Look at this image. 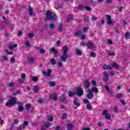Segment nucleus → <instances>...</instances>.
Masks as SVG:
<instances>
[{
	"instance_id": "1",
	"label": "nucleus",
	"mask_w": 130,
	"mask_h": 130,
	"mask_svg": "<svg viewBox=\"0 0 130 130\" xmlns=\"http://www.w3.org/2000/svg\"><path fill=\"white\" fill-rule=\"evenodd\" d=\"M69 51V47L65 45L63 47V54L61 56V61H66L68 59V52Z\"/></svg>"
},
{
	"instance_id": "2",
	"label": "nucleus",
	"mask_w": 130,
	"mask_h": 130,
	"mask_svg": "<svg viewBox=\"0 0 130 130\" xmlns=\"http://www.w3.org/2000/svg\"><path fill=\"white\" fill-rule=\"evenodd\" d=\"M18 101H16V99L15 98H12L10 99L9 102L6 103V106L9 107H12V106H15V104H17Z\"/></svg>"
},
{
	"instance_id": "3",
	"label": "nucleus",
	"mask_w": 130,
	"mask_h": 130,
	"mask_svg": "<svg viewBox=\"0 0 130 130\" xmlns=\"http://www.w3.org/2000/svg\"><path fill=\"white\" fill-rule=\"evenodd\" d=\"M75 95H77L79 97H81V96L84 95V89L81 87H77Z\"/></svg>"
},
{
	"instance_id": "4",
	"label": "nucleus",
	"mask_w": 130,
	"mask_h": 130,
	"mask_svg": "<svg viewBox=\"0 0 130 130\" xmlns=\"http://www.w3.org/2000/svg\"><path fill=\"white\" fill-rule=\"evenodd\" d=\"M46 16V20H55V17L52 16V12L49 10L47 11Z\"/></svg>"
},
{
	"instance_id": "5",
	"label": "nucleus",
	"mask_w": 130,
	"mask_h": 130,
	"mask_svg": "<svg viewBox=\"0 0 130 130\" xmlns=\"http://www.w3.org/2000/svg\"><path fill=\"white\" fill-rule=\"evenodd\" d=\"M107 20L106 21V23L108 24V25H112V26H113L114 25V22H113V20L111 19V16L109 15H107Z\"/></svg>"
},
{
	"instance_id": "6",
	"label": "nucleus",
	"mask_w": 130,
	"mask_h": 130,
	"mask_svg": "<svg viewBox=\"0 0 130 130\" xmlns=\"http://www.w3.org/2000/svg\"><path fill=\"white\" fill-rule=\"evenodd\" d=\"M17 105L18 106L17 111L18 112H22L24 110V106H23V103L17 101Z\"/></svg>"
},
{
	"instance_id": "7",
	"label": "nucleus",
	"mask_w": 130,
	"mask_h": 130,
	"mask_svg": "<svg viewBox=\"0 0 130 130\" xmlns=\"http://www.w3.org/2000/svg\"><path fill=\"white\" fill-rule=\"evenodd\" d=\"M103 115L105 116L106 119H108V120L111 119V114L108 113V111L106 110L103 111Z\"/></svg>"
},
{
	"instance_id": "8",
	"label": "nucleus",
	"mask_w": 130,
	"mask_h": 130,
	"mask_svg": "<svg viewBox=\"0 0 130 130\" xmlns=\"http://www.w3.org/2000/svg\"><path fill=\"white\" fill-rule=\"evenodd\" d=\"M42 74L44 76L46 79H47V77H50V75H51V70L48 69L47 71V73L46 71H43L42 72Z\"/></svg>"
},
{
	"instance_id": "9",
	"label": "nucleus",
	"mask_w": 130,
	"mask_h": 130,
	"mask_svg": "<svg viewBox=\"0 0 130 130\" xmlns=\"http://www.w3.org/2000/svg\"><path fill=\"white\" fill-rule=\"evenodd\" d=\"M33 12V8H32L31 6H30L29 8H27V14H28V15L30 16V17H34V13Z\"/></svg>"
},
{
	"instance_id": "10",
	"label": "nucleus",
	"mask_w": 130,
	"mask_h": 130,
	"mask_svg": "<svg viewBox=\"0 0 130 130\" xmlns=\"http://www.w3.org/2000/svg\"><path fill=\"white\" fill-rule=\"evenodd\" d=\"M29 124V123L27 121H24V123L22 124H21L20 126L19 127V128L20 130L24 129L25 126L26 125H28Z\"/></svg>"
},
{
	"instance_id": "11",
	"label": "nucleus",
	"mask_w": 130,
	"mask_h": 130,
	"mask_svg": "<svg viewBox=\"0 0 130 130\" xmlns=\"http://www.w3.org/2000/svg\"><path fill=\"white\" fill-rule=\"evenodd\" d=\"M87 46L89 49H93L94 48V43L92 41H89L87 42Z\"/></svg>"
},
{
	"instance_id": "12",
	"label": "nucleus",
	"mask_w": 130,
	"mask_h": 130,
	"mask_svg": "<svg viewBox=\"0 0 130 130\" xmlns=\"http://www.w3.org/2000/svg\"><path fill=\"white\" fill-rule=\"evenodd\" d=\"M104 77L103 78V81L107 82L108 81L109 73L107 72H103Z\"/></svg>"
},
{
	"instance_id": "13",
	"label": "nucleus",
	"mask_w": 130,
	"mask_h": 130,
	"mask_svg": "<svg viewBox=\"0 0 130 130\" xmlns=\"http://www.w3.org/2000/svg\"><path fill=\"white\" fill-rule=\"evenodd\" d=\"M111 68H115V69H116V70H119V66H118V64H117L116 62H113V63H112L111 64Z\"/></svg>"
},
{
	"instance_id": "14",
	"label": "nucleus",
	"mask_w": 130,
	"mask_h": 130,
	"mask_svg": "<svg viewBox=\"0 0 130 130\" xmlns=\"http://www.w3.org/2000/svg\"><path fill=\"white\" fill-rule=\"evenodd\" d=\"M50 99H53L55 102L57 101V93H55L53 95H50Z\"/></svg>"
},
{
	"instance_id": "15",
	"label": "nucleus",
	"mask_w": 130,
	"mask_h": 130,
	"mask_svg": "<svg viewBox=\"0 0 130 130\" xmlns=\"http://www.w3.org/2000/svg\"><path fill=\"white\" fill-rule=\"evenodd\" d=\"M86 96L88 99H91V98H93V97H94L93 92H92V91L91 90H89L88 93L87 94Z\"/></svg>"
},
{
	"instance_id": "16",
	"label": "nucleus",
	"mask_w": 130,
	"mask_h": 130,
	"mask_svg": "<svg viewBox=\"0 0 130 130\" xmlns=\"http://www.w3.org/2000/svg\"><path fill=\"white\" fill-rule=\"evenodd\" d=\"M73 104L74 105H76V106H77V107H80V103H78V98H75V99L73 101Z\"/></svg>"
},
{
	"instance_id": "17",
	"label": "nucleus",
	"mask_w": 130,
	"mask_h": 130,
	"mask_svg": "<svg viewBox=\"0 0 130 130\" xmlns=\"http://www.w3.org/2000/svg\"><path fill=\"white\" fill-rule=\"evenodd\" d=\"M50 51L52 52L53 54H54V55H57L58 54V52L57 50H55V48L54 47H52L51 49L50 50Z\"/></svg>"
},
{
	"instance_id": "18",
	"label": "nucleus",
	"mask_w": 130,
	"mask_h": 130,
	"mask_svg": "<svg viewBox=\"0 0 130 130\" xmlns=\"http://www.w3.org/2000/svg\"><path fill=\"white\" fill-rule=\"evenodd\" d=\"M84 84L85 87L87 89L90 88V82H89V80L88 79H86L84 81Z\"/></svg>"
},
{
	"instance_id": "19",
	"label": "nucleus",
	"mask_w": 130,
	"mask_h": 130,
	"mask_svg": "<svg viewBox=\"0 0 130 130\" xmlns=\"http://www.w3.org/2000/svg\"><path fill=\"white\" fill-rule=\"evenodd\" d=\"M63 25L62 24V23L59 24V26L57 27L58 32H61V31L63 30Z\"/></svg>"
},
{
	"instance_id": "20",
	"label": "nucleus",
	"mask_w": 130,
	"mask_h": 130,
	"mask_svg": "<svg viewBox=\"0 0 130 130\" xmlns=\"http://www.w3.org/2000/svg\"><path fill=\"white\" fill-rule=\"evenodd\" d=\"M74 19V16L73 15H69L67 17V23H71Z\"/></svg>"
},
{
	"instance_id": "21",
	"label": "nucleus",
	"mask_w": 130,
	"mask_h": 130,
	"mask_svg": "<svg viewBox=\"0 0 130 130\" xmlns=\"http://www.w3.org/2000/svg\"><path fill=\"white\" fill-rule=\"evenodd\" d=\"M82 34H83V31L81 30H78L75 33L74 36L75 37H79L80 35H82Z\"/></svg>"
},
{
	"instance_id": "22",
	"label": "nucleus",
	"mask_w": 130,
	"mask_h": 130,
	"mask_svg": "<svg viewBox=\"0 0 130 130\" xmlns=\"http://www.w3.org/2000/svg\"><path fill=\"white\" fill-rule=\"evenodd\" d=\"M103 69L104 70H112V67H111V66H109L107 64H104L103 66Z\"/></svg>"
},
{
	"instance_id": "23",
	"label": "nucleus",
	"mask_w": 130,
	"mask_h": 130,
	"mask_svg": "<svg viewBox=\"0 0 130 130\" xmlns=\"http://www.w3.org/2000/svg\"><path fill=\"white\" fill-rule=\"evenodd\" d=\"M75 50L76 51V54H77V55H82V51H81V50L76 48L75 49Z\"/></svg>"
},
{
	"instance_id": "24",
	"label": "nucleus",
	"mask_w": 130,
	"mask_h": 130,
	"mask_svg": "<svg viewBox=\"0 0 130 130\" xmlns=\"http://www.w3.org/2000/svg\"><path fill=\"white\" fill-rule=\"evenodd\" d=\"M34 91L35 93H36V94H38V92H39V89L37 85H36L34 87Z\"/></svg>"
},
{
	"instance_id": "25",
	"label": "nucleus",
	"mask_w": 130,
	"mask_h": 130,
	"mask_svg": "<svg viewBox=\"0 0 130 130\" xmlns=\"http://www.w3.org/2000/svg\"><path fill=\"white\" fill-rule=\"evenodd\" d=\"M50 62H51V64H52V66H54V64H55V63H56V60H55V58H52L50 60Z\"/></svg>"
},
{
	"instance_id": "26",
	"label": "nucleus",
	"mask_w": 130,
	"mask_h": 130,
	"mask_svg": "<svg viewBox=\"0 0 130 130\" xmlns=\"http://www.w3.org/2000/svg\"><path fill=\"white\" fill-rule=\"evenodd\" d=\"M73 126V124H67V130H72Z\"/></svg>"
},
{
	"instance_id": "27",
	"label": "nucleus",
	"mask_w": 130,
	"mask_h": 130,
	"mask_svg": "<svg viewBox=\"0 0 130 130\" xmlns=\"http://www.w3.org/2000/svg\"><path fill=\"white\" fill-rule=\"evenodd\" d=\"M35 58H34L33 57H31L28 58V60L30 63H33V62L35 61Z\"/></svg>"
},
{
	"instance_id": "28",
	"label": "nucleus",
	"mask_w": 130,
	"mask_h": 130,
	"mask_svg": "<svg viewBox=\"0 0 130 130\" xmlns=\"http://www.w3.org/2000/svg\"><path fill=\"white\" fill-rule=\"evenodd\" d=\"M91 92H95V93H98V88L96 87H91Z\"/></svg>"
},
{
	"instance_id": "29",
	"label": "nucleus",
	"mask_w": 130,
	"mask_h": 130,
	"mask_svg": "<svg viewBox=\"0 0 130 130\" xmlns=\"http://www.w3.org/2000/svg\"><path fill=\"white\" fill-rule=\"evenodd\" d=\"M60 102H64V101H66V98L64 97V95L63 94H62V95L60 96Z\"/></svg>"
},
{
	"instance_id": "30",
	"label": "nucleus",
	"mask_w": 130,
	"mask_h": 130,
	"mask_svg": "<svg viewBox=\"0 0 130 130\" xmlns=\"http://www.w3.org/2000/svg\"><path fill=\"white\" fill-rule=\"evenodd\" d=\"M30 108H31V105L30 104H27L25 106V109L28 111L30 110Z\"/></svg>"
},
{
	"instance_id": "31",
	"label": "nucleus",
	"mask_w": 130,
	"mask_h": 130,
	"mask_svg": "<svg viewBox=\"0 0 130 130\" xmlns=\"http://www.w3.org/2000/svg\"><path fill=\"white\" fill-rule=\"evenodd\" d=\"M46 127L47 128H49V127H50V126H51V123H50V122H47L45 124Z\"/></svg>"
},
{
	"instance_id": "32",
	"label": "nucleus",
	"mask_w": 130,
	"mask_h": 130,
	"mask_svg": "<svg viewBox=\"0 0 130 130\" xmlns=\"http://www.w3.org/2000/svg\"><path fill=\"white\" fill-rule=\"evenodd\" d=\"M68 116V114L67 113H63L62 117H61V119L64 120V119H67V117Z\"/></svg>"
},
{
	"instance_id": "33",
	"label": "nucleus",
	"mask_w": 130,
	"mask_h": 130,
	"mask_svg": "<svg viewBox=\"0 0 130 130\" xmlns=\"http://www.w3.org/2000/svg\"><path fill=\"white\" fill-rule=\"evenodd\" d=\"M55 130H63V128L61 126H56V127L55 128Z\"/></svg>"
},
{
	"instance_id": "34",
	"label": "nucleus",
	"mask_w": 130,
	"mask_h": 130,
	"mask_svg": "<svg viewBox=\"0 0 130 130\" xmlns=\"http://www.w3.org/2000/svg\"><path fill=\"white\" fill-rule=\"evenodd\" d=\"M86 108L88 110H91V109H92V105L91 104H88L86 105Z\"/></svg>"
},
{
	"instance_id": "35",
	"label": "nucleus",
	"mask_w": 130,
	"mask_h": 130,
	"mask_svg": "<svg viewBox=\"0 0 130 130\" xmlns=\"http://www.w3.org/2000/svg\"><path fill=\"white\" fill-rule=\"evenodd\" d=\"M75 93H74L73 91H70L69 92L68 96L69 97H72V96H74L75 95Z\"/></svg>"
},
{
	"instance_id": "36",
	"label": "nucleus",
	"mask_w": 130,
	"mask_h": 130,
	"mask_svg": "<svg viewBox=\"0 0 130 130\" xmlns=\"http://www.w3.org/2000/svg\"><path fill=\"white\" fill-rule=\"evenodd\" d=\"M125 39H129L130 38V34L128 32H127L125 34Z\"/></svg>"
},
{
	"instance_id": "37",
	"label": "nucleus",
	"mask_w": 130,
	"mask_h": 130,
	"mask_svg": "<svg viewBox=\"0 0 130 130\" xmlns=\"http://www.w3.org/2000/svg\"><path fill=\"white\" fill-rule=\"evenodd\" d=\"M47 120H49V121H53V117L49 116L47 117Z\"/></svg>"
},
{
	"instance_id": "38",
	"label": "nucleus",
	"mask_w": 130,
	"mask_h": 130,
	"mask_svg": "<svg viewBox=\"0 0 130 130\" xmlns=\"http://www.w3.org/2000/svg\"><path fill=\"white\" fill-rule=\"evenodd\" d=\"M78 9H79L80 11H83L84 9V6H83V5L80 4L78 6Z\"/></svg>"
},
{
	"instance_id": "39",
	"label": "nucleus",
	"mask_w": 130,
	"mask_h": 130,
	"mask_svg": "<svg viewBox=\"0 0 130 130\" xmlns=\"http://www.w3.org/2000/svg\"><path fill=\"white\" fill-rule=\"evenodd\" d=\"M11 63H15L16 62V59H15V58L12 57L11 58V59L10 60Z\"/></svg>"
},
{
	"instance_id": "40",
	"label": "nucleus",
	"mask_w": 130,
	"mask_h": 130,
	"mask_svg": "<svg viewBox=\"0 0 130 130\" xmlns=\"http://www.w3.org/2000/svg\"><path fill=\"white\" fill-rule=\"evenodd\" d=\"M32 80L33 82H37V81H38V77L34 76V77H32Z\"/></svg>"
},
{
	"instance_id": "41",
	"label": "nucleus",
	"mask_w": 130,
	"mask_h": 130,
	"mask_svg": "<svg viewBox=\"0 0 130 130\" xmlns=\"http://www.w3.org/2000/svg\"><path fill=\"white\" fill-rule=\"evenodd\" d=\"M21 78H22L23 81H25V80H26V74H25L24 73L22 74L21 75Z\"/></svg>"
},
{
	"instance_id": "42",
	"label": "nucleus",
	"mask_w": 130,
	"mask_h": 130,
	"mask_svg": "<svg viewBox=\"0 0 130 130\" xmlns=\"http://www.w3.org/2000/svg\"><path fill=\"white\" fill-rule=\"evenodd\" d=\"M50 85L51 86V87H54V86H55V82L51 81V82H50Z\"/></svg>"
},
{
	"instance_id": "43",
	"label": "nucleus",
	"mask_w": 130,
	"mask_h": 130,
	"mask_svg": "<svg viewBox=\"0 0 130 130\" xmlns=\"http://www.w3.org/2000/svg\"><path fill=\"white\" fill-rule=\"evenodd\" d=\"M90 56L91 57H96V54L94 52L90 53Z\"/></svg>"
},
{
	"instance_id": "44",
	"label": "nucleus",
	"mask_w": 130,
	"mask_h": 130,
	"mask_svg": "<svg viewBox=\"0 0 130 130\" xmlns=\"http://www.w3.org/2000/svg\"><path fill=\"white\" fill-rule=\"evenodd\" d=\"M50 28L51 29V30H54V24H53V23L50 24Z\"/></svg>"
},
{
	"instance_id": "45",
	"label": "nucleus",
	"mask_w": 130,
	"mask_h": 130,
	"mask_svg": "<svg viewBox=\"0 0 130 130\" xmlns=\"http://www.w3.org/2000/svg\"><path fill=\"white\" fill-rule=\"evenodd\" d=\"M85 10H86V11H91L92 9H91V7H89V6H85L84 7Z\"/></svg>"
},
{
	"instance_id": "46",
	"label": "nucleus",
	"mask_w": 130,
	"mask_h": 130,
	"mask_svg": "<svg viewBox=\"0 0 130 130\" xmlns=\"http://www.w3.org/2000/svg\"><path fill=\"white\" fill-rule=\"evenodd\" d=\"M34 37V34L33 33H30L28 35V38H33Z\"/></svg>"
},
{
	"instance_id": "47",
	"label": "nucleus",
	"mask_w": 130,
	"mask_h": 130,
	"mask_svg": "<svg viewBox=\"0 0 130 130\" xmlns=\"http://www.w3.org/2000/svg\"><path fill=\"white\" fill-rule=\"evenodd\" d=\"M84 102L85 104L90 103V101L87 99L84 100Z\"/></svg>"
},
{
	"instance_id": "48",
	"label": "nucleus",
	"mask_w": 130,
	"mask_h": 130,
	"mask_svg": "<svg viewBox=\"0 0 130 130\" xmlns=\"http://www.w3.org/2000/svg\"><path fill=\"white\" fill-rule=\"evenodd\" d=\"M25 46H26V47H30V42L29 41L25 42Z\"/></svg>"
},
{
	"instance_id": "49",
	"label": "nucleus",
	"mask_w": 130,
	"mask_h": 130,
	"mask_svg": "<svg viewBox=\"0 0 130 130\" xmlns=\"http://www.w3.org/2000/svg\"><path fill=\"white\" fill-rule=\"evenodd\" d=\"M5 51L6 53H7V54H9L10 55H13V52H9V51H8L7 50H5Z\"/></svg>"
},
{
	"instance_id": "50",
	"label": "nucleus",
	"mask_w": 130,
	"mask_h": 130,
	"mask_svg": "<svg viewBox=\"0 0 130 130\" xmlns=\"http://www.w3.org/2000/svg\"><path fill=\"white\" fill-rule=\"evenodd\" d=\"M83 31L85 33H87V32H88V27H84L83 29Z\"/></svg>"
},
{
	"instance_id": "51",
	"label": "nucleus",
	"mask_w": 130,
	"mask_h": 130,
	"mask_svg": "<svg viewBox=\"0 0 130 130\" xmlns=\"http://www.w3.org/2000/svg\"><path fill=\"white\" fill-rule=\"evenodd\" d=\"M91 83H92L93 87H96V81L95 80H92Z\"/></svg>"
},
{
	"instance_id": "52",
	"label": "nucleus",
	"mask_w": 130,
	"mask_h": 130,
	"mask_svg": "<svg viewBox=\"0 0 130 130\" xmlns=\"http://www.w3.org/2000/svg\"><path fill=\"white\" fill-rule=\"evenodd\" d=\"M121 97H122V94H120V93L117 94L116 98H118V99H120Z\"/></svg>"
},
{
	"instance_id": "53",
	"label": "nucleus",
	"mask_w": 130,
	"mask_h": 130,
	"mask_svg": "<svg viewBox=\"0 0 130 130\" xmlns=\"http://www.w3.org/2000/svg\"><path fill=\"white\" fill-rule=\"evenodd\" d=\"M39 52L40 53H45V51H44V50L43 49V48H41L40 50H39Z\"/></svg>"
},
{
	"instance_id": "54",
	"label": "nucleus",
	"mask_w": 130,
	"mask_h": 130,
	"mask_svg": "<svg viewBox=\"0 0 130 130\" xmlns=\"http://www.w3.org/2000/svg\"><path fill=\"white\" fill-rule=\"evenodd\" d=\"M9 49H10L11 50H13V49H14V45H10L9 46Z\"/></svg>"
},
{
	"instance_id": "55",
	"label": "nucleus",
	"mask_w": 130,
	"mask_h": 130,
	"mask_svg": "<svg viewBox=\"0 0 130 130\" xmlns=\"http://www.w3.org/2000/svg\"><path fill=\"white\" fill-rule=\"evenodd\" d=\"M41 129H42V130H46V127L45 125H43L41 127Z\"/></svg>"
},
{
	"instance_id": "56",
	"label": "nucleus",
	"mask_w": 130,
	"mask_h": 130,
	"mask_svg": "<svg viewBox=\"0 0 130 130\" xmlns=\"http://www.w3.org/2000/svg\"><path fill=\"white\" fill-rule=\"evenodd\" d=\"M120 101L122 105H125L126 104V103L123 100H120Z\"/></svg>"
},
{
	"instance_id": "57",
	"label": "nucleus",
	"mask_w": 130,
	"mask_h": 130,
	"mask_svg": "<svg viewBox=\"0 0 130 130\" xmlns=\"http://www.w3.org/2000/svg\"><path fill=\"white\" fill-rule=\"evenodd\" d=\"M108 54L109 55H110V56H114V55H115V53H111V52L108 53Z\"/></svg>"
},
{
	"instance_id": "58",
	"label": "nucleus",
	"mask_w": 130,
	"mask_h": 130,
	"mask_svg": "<svg viewBox=\"0 0 130 130\" xmlns=\"http://www.w3.org/2000/svg\"><path fill=\"white\" fill-rule=\"evenodd\" d=\"M123 9V7H120L118 9V11L119 12V13H121L122 12V9Z\"/></svg>"
},
{
	"instance_id": "59",
	"label": "nucleus",
	"mask_w": 130,
	"mask_h": 130,
	"mask_svg": "<svg viewBox=\"0 0 130 130\" xmlns=\"http://www.w3.org/2000/svg\"><path fill=\"white\" fill-rule=\"evenodd\" d=\"M118 111V109H117V107H114V112L116 113H117V112Z\"/></svg>"
},
{
	"instance_id": "60",
	"label": "nucleus",
	"mask_w": 130,
	"mask_h": 130,
	"mask_svg": "<svg viewBox=\"0 0 130 130\" xmlns=\"http://www.w3.org/2000/svg\"><path fill=\"white\" fill-rule=\"evenodd\" d=\"M15 124H18L19 123V120H17L16 119H15L14 120Z\"/></svg>"
},
{
	"instance_id": "61",
	"label": "nucleus",
	"mask_w": 130,
	"mask_h": 130,
	"mask_svg": "<svg viewBox=\"0 0 130 130\" xmlns=\"http://www.w3.org/2000/svg\"><path fill=\"white\" fill-rule=\"evenodd\" d=\"M19 93H20V92H19V91H14V92L12 93V95H18V94H19Z\"/></svg>"
},
{
	"instance_id": "62",
	"label": "nucleus",
	"mask_w": 130,
	"mask_h": 130,
	"mask_svg": "<svg viewBox=\"0 0 130 130\" xmlns=\"http://www.w3.org/2000/svg\"><path fill=\"white\" fill-rule=\"evenodd\" d=\"M106 3L108 5H110L112 3V0H107Z\"/></svg>"
},
{
	"instance_id": "63",
	"label": "nucleus",
	"mask_w": 130,
	"mask_h": 130,
	"mask_svg": "<svg viewBox=\"0 0 130 130\" xmlns=\"http://www.w3.org/2000/svg\"><path fill=\"white\" fill-rule=\"evenodd\" d=\"M113 44V42H112V41H111V40H109L108 41V44Z\"/></svg>"
},
{
	"instance_id": "64",
	"label": "nucleus",
	"mask_w": 130,
	"mask_h": 130,
	"mask_svg": "<svg viewBox=\"0 0 130 130\" xmlns=\"http://www.w3.org/2000/svg\"><path fill=\"white\" fill-rule=\"evenodd\" d=\"M2 58H3L4 60H8V57H7V56H2Z\"/></svg>"
}]
</instances>
